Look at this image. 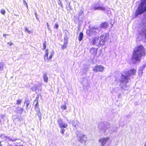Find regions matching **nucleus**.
<instances>
[{"instance_id":"25","label":"nucleus","mask_w":146,"mask_h":146,"mask_svg":"<svg viewBox=\"0 0 146 146\" xmlns=\"http://www.w3.org/2000/svg\"><path fill=\"white\" fill-rule=\"evenodd\" d=\"M83 34L82 32H80L78 37V39L79 41H81L83 38Z\"/></svg>"},{"instance_id":"14","label":"nucleus","mask_w":146,"mask_h":146,"mask_svg":"<svg viewBox=\"0 0 146 146\" xmlns=\"http://www.w3.org/2000/svg\"><path fill=\"white\" fill-rule=\"evenodd\" d=\"M93 9L94 10H101L103 11H105V12H106L107 10L106 9V8L105 7H96L94 6L93 7Z\"/></svg>"},{"instance_id":"28","label":"nucleus","mask_w":146,"mask_h":146,"mask_svg":"<svg viewBox=\"0 0 146 146\" xmlns=\"http://www.w3.org/2000/svg\"><path fill=\"white\" fill-rule=\"evenodd\" d=\"M61 108L63 110H66L67 108V106L66 104H64L62 105L61 106Z\"/></svg>"},{"instance_id":"15","label":"nucleus","mask_w":146,"mask_h":146,"mask_svg":"<svg viewBox=\"0 0 146 146\" xmlns=\"http://www.w3.org/2000/svg\"><path fill=\"white\" fill-rule=\"evenodd\" d=\"M109 131L110 132H117V128L115 126H111L110 127Z\"/></svg>"},{"instance_id":"18","label":"nucleus","mask_w":146,"mask_h":146,"mask_svg":"<svg viewBox=\"0 0 146 146\" xmlns=\"http://www.w3.org/2000/svg\"><path fill=\"white\" fill-rule=\"evenodd\" d=\"M23 111V108L18 107L16 108V112L17 113L21 114Z\"/></svg>"},{"instance_id":"41","label":"nucleus","mask_w":146,"mask_h":146,"mask_svg":"<svg viewBox=\"0 0 146 146\" xmlns=\"http://www.w3.org/2000/svg\"><path fill=\"white\" fill-rule=\"evenodd\" d=\"M4 117H5L4 115H1V118L2 119H4Z\"/></svg>"},{"instance_id":"8","label":"nucleus","mask_w":146,"mask_h":146,"mask_svg":"<svg viewBox=\"0 0 146 146\" xmlns=\"http://www.w3.org/2000/svg\"><path fill=\"white\" fill-rule=\"evenodd\" d=\"M54 51H52L50 54V56L49 57H48V50L47 49L45 51V54L44 56V60L46 62H48L52 58V56L54 54Z\"/></svg>"},{"instance_id":"48","label":"nucleus","mask_w":146,"mask_h":146,"mask_svg":"<svg viewBox=\"0 0 146 146\" xmlns=\"http://www.w3.org/2000/svg\"><path fill=\"white\" fill-rule=\"evenodd\" d=\"M144 146H146V143L145 144V145Z\"/></svg>"},{"instance_id":"6","label":"nucleus","mask_w":146,"mask_h":146,"mask_svg":"<svg viewBox=\"0 0 146 146\" xmlns=\"http://www.w3.org/2000/svg\"><path fill=\"white\" fill-rule=\"evenodd\" d=\"M99 32L97 28L92 27L90 28L89 30L87 31V33L89 36H94L97 35Z\"/></svg>"},{"instance_id":"38","label":"nucleus","mask_w":146,"mask_h":146,"mask_svg":"<svg viewBox=\"0 0 146 146\" xmlns=\"http://www.w3.org/2000/svg\"><path fill=\"white\" fill-rule=\"evenodd\" d=\"M46 24H47V28H48V29L49 31H50V27H49V25H48V23H47Z\"/></svg>"},{"instance_id":"21","label":"nucleus","mask_w":146,"mask_h":146,"mask_svg":"<svg viewBox=\"0 0 146 146\" xmlns=\"http://www.w3.org/2000/svg\"><path fill=\"white\" fill-rule=\"evenodd\" d=\"M145 67V65H143L142 67H141L140 69H139V75L141 76L142 74V71L143 69Z\"/></svg>"},{"instance_id":"34","label":"nucleus","mask_w":146,"mask_h":146,"mask_svg":"<svg viewBox=\"0 0 146 146\" xmlns=\"http://www.w3.org/2000/svg\"><path fill=\"white\" fill-rule=\"evenodd\" d=\"M35 102H36V104H35V107H38V106H39V105L38 104V102L37 101H36V100H35Z\"/></svg>"},{"instance_id":"23","label":"nucleus","mask_w":146,"mask_h":146,"mask_svg":"<svg viewBox=\"0 0 146 146\" xmlns=\"http://www.w3.org/2000/svg\"><path fill=\"white\" fill-rule=\"evenodd\" d=\"M40 88L39 87L36 85V86H34L32 88L31 90L33 91L36 92L37 89H38V90H39Z\"/></svg>"},{"instance_id":"2","label":"nucleus","mask_w":146,"mask_h":146,"mask_svg":"<svg viewBox=\"0 0 146 146\" xmlns=\"http://www.w3.org/2000/svg\"><path fill=\"white\" fill-rule=\"evenodd\" d=\"M136 71L134 69H132L127 72L128 74L126 76L122 74L120 80V86L122 89L126 90L128 88L126 84L128 82L129 78L128 76L131 75H134L135 74Z\"/></svg>"},{"instance_id":"3","label":"nucleus","mask_w":146,"mask_h":146,"mask_svg":"<svg viewBox=\"0 0 146 146\" xmlns=\"http://www.w3.org/2000/svg\"><path fill=\"white\" fill-rule=\"evenodd\" d=\"M138 29L139 35L142 38H146V15L139 25Z\"/></svg>"},{"instance_id":"32","label":"nucleus","mask_w":146,"mask_h":146,"mask_svg":"<svg viewBox=\"0 0 146 146\" xmlns=\"http://www.w3.org/2000/svg\"><path fill=\"white\" fill-rule=\"evenodd\" d=\"M1 13L3 15H4L5 13V11L4 9H2L1 10Z\"/></svg>"},{"instance_id":"24","label":"nucleus","mask_w":146,"mask_h":146,"mask_svg":"<svg viewBox=\"0 0 146 146\" xmlns=\"http://www.w3.org/2000/svg\"><path fill=\"white\" fill-rule=\"evenodd\" d=\"M88 71V68L87 66H85L84 67L82 72L83 74H85L87 73Z\"/></svg>"},{"instance_id":"51","label":"nucleus","mask_w":146,"mask_h":146,"mask_svg":"<svg viewBox=\"0 0 146 146\" xmlns=\"http://www.w3.org/2000/svg\"><path fill=\"white\" fill-rule=\"evenodd\" d=\"M36 19H37V17L36 16Z\"/></svg>"},{"instance_id":"40","label":"nucleus","mask_w":146,"mask_h":146,"mask_svg":"<svg viewBox=\"0 0 146 146\" xmlns=\"http://www.w3.org/2000/svg\"><path fill=\"white\" fill-rule=\"evenodd\" d=\"M7 44H8L10 46H11L13 44V43L12 42H8L7 43Z\"/></svg>"},{"instance_id":"45","label":"nucleus","mask_w":146,"mask_h":146,"mask_svg":"<svg viewBox=\"0 0 146 146\" xmlns=\"http://www.w3.org/2000/svg\"><path fill=\"white\" fill-rule=\"evenodd\" d=\"M6 35V34H4V35H3V36L4 37H5V36Z\"/></svg>"},{"instance_id":"19","label":"nucleus","mask_w":146,"mask_h":146,"mask_svg":"<svg viewBox=\"0 0 146 146\" xmlns=\"http://www.w3.org/2000/svg\"><path fill=\"white\" fill-rule=\"evenodd\" d=\"M79 122L77 120H74L72 121V123L73 127H77Z\"/></svg>"},{"instance_id":"9","label":"nucleus","mask_w":146,"mask_h":146,"mask_svg":"<svg viewBox=\"0 0 146 146\" xmlns=\"http://www.w3.org/2000/svg\"><path fill=\"white\" fill-rule=\"evenodd\" d=\"M109 34L106 33L102 35L100 37V40L101 41V44L103 45L104 44L105 42L107 41L109 39Z\"/></svg>"},{"instance_id":"27","label":"nucleus","mask_w":146,"mask_h":146,"mask_svg":"<svg viewBox=\"0 0 146 146\" xmlns=\"http://www.w3.org/2000/svg\"><path fill=\"white\" fill-rule=\"evenodd\" d=\"M3 63L2 62L0 63V73H1V72L3 70Z\"/></svg>"},{"instance_id":"37","label":"nucleus","mask_w":146,"mask_h":146,"mask_svg":"<svg viewBox=\"0 0 146 146\" xmlns=\"http://www.w3.org/2000/svg\"><path fill=\"white\" fill-rule=\"evenodd\" d=\"M58 27V24L56 23L55 25L54 28H56V29H57Z\"/></svg>"},{"instance_id":"30","label":"nucleus","mask_w":146,"mask_h":146,"mask_svg":"<svg viewBox=\"0 0 146 146\" xmlns=\"http://www.w3.org/2000/svg\"><path fill=\"white\" fill-rule=\"evenodd\" d=\"M37 115L38 117H39V119L40 120L41 119V113L40 112V111H39L37 112Z\"/></svg>"},{"instance_id":"1","label":"nucleus","mask_w":146,"mask_h":146,"mask_svg":"<svg viewBox=\"0 0 146 146\" xmlns=\"http://www.w3.org/2000/svg\"><path fill=\"white\" fill-rule=\"evenodd\" d=\"M146 54L144 47L140 45L135 47L133 52L132 60L134 64L140 62L142 56Z\"/></svg>"},{"instance_id":"22","label":"nucleus","mask_w":146,"mask_h":146,"mask_svg":"<svg viewBox=\"0 0 146 146\" xmlns=\"http://www.w3.org/2000/svg\"><path fill=\"white\" fill-rule=\"evenodd\" d=\"M43 78L44 81L46 83L48 82V78L46 73H44L43 75Z\"/></svg>"},{"instance_id":"50","label":"nucleus","mask_w":146,"mask_h":146,"mask_svg":"<svg viewBox=\"0 0 146 146\" xmlns=\"http://www.w3.org/2000/svg\"><path fill=\"white\" fill-rule=\"evenodd\" d=\"M36 19H37V17L36 16Z\"/></svg>"},{"instance_id":"26","label":"nucleus","mask_w":146,"mask_h":146,"mask_svg":"<svg viewBox=\"0 0 146 146\" xmlns=\"http://www.w3.org/2000/svg\"><path fill=\"white\" fill-rule=\"evenodd\" d=\"M108 26L107 23L106 22L103 23L101 24V27L103 28L107 27Z\"/></svg>"},{"instance_id":"49","label":"nucleus","mask_w":146,"mask_h":146,"mask_svg":"<svg viewBox=\"0 0 146 146\" xmlns=\"http://www.w3.org/2000/svg\"><path fill=\"white\" fill-rule=\"evenodd\" d=\"M1 122V120H0V123Z\"/></svg>"},{"instance_id":"46","label":"nucleus","mask_w":146,"mask_h":146,"mask_svg":"<svg viewBox=\"0 0 146 146\" xmlns=\"http://www.w3.org/2000/svg\"><path fill=\"white\" fill-rule=\"evenodd\" d=\"M2 145L1 143L0 142V146H2Z\"/></svg>"},{"instance_id":"44","label":"nucleus","mask_w":146,"mask_h":146,"mask_svg":"<svg viewBox=\"0 0 146 146\" xmlns=\"http://www.w3.org/2000/svg\"><path fill=\"white\" fill-rule=\"evenodd\" d=\"M60 128H61V129L60 130H65L64 129V128H65L64 127H60Z\"/></svg>"},{"instance_id":"17","label":"nucleus","mask_w":146,"mask_h":146,"mask_svg":"<svg viewBox=\"0 0 146 146\" xmlns=\"http://www.w3.org/2000/svg\"><path fill=\"white\" fill-rule=\"evenodd\" d=\"M97 49L94 48H91L90 50V52L92 54L95 56L97 53Z\"/></svg>"},{"instance_id":"29","label":"nucleus","mask_w":146,"mask_h":146,"mask_svg":"<svg viewBox=\"0 0 146 146\" xmlns=\"http://www.w3.org/2000/svg\"><path fill=\"white\" fill-rule=\"evenodd\" d=\"M25 31L26 32L28 33L29 34H30L32 33V32L30 31L28 29L27 27H25Z\"/></svg>"},{"instance_id":"7","label":"nucleus","mask_w":146,"mask_h":146,"mask_svg":"<svg viewBox=\"0 0 146 146\" xmlns=\"http://www.w3.org/2000/svg\"><path fill=\"white\" fill-rule=\"evenodd\" d=\"M77 137L78 140L81 143H86L87 139V137L86 135L83 133H80L77 135Z\"/></svg>"},{"instance_id":"11","label":"nucleus","mask_w":146,"mask_h":146,"mask_svg":"<svg viewBox=\"0 0 146 146\" xmlns=\"http://www.w3.org/2000/svg\"><path fill=\"white\" fill-rule=\"evenodd\" d=\"M109 139V138L108 137H106L100 138L99 141L102 146H104Z\"/></svg>"},{"instance_id":"42","label":"nucleus","mask_w":146,"mask_h":146,"mask_svg":"<svg viewBox=\"0 0 146 146\" xmlns=\"http://www.w3.org/2000/svg\"><path fill=\"white\" fill-rule=\"evenodd\" d=\"M66 47V46L65 45H64L62 46V48L63 49H64Z\"/></svg>"},{"instance_id":"12","label":"nucleus","mask_w":146,"mask_h":146,"mask_svg":"<svg viewBox=\"0 0 146 146\" xmlns=\"http://www.w3.org/2000/svg\"><path fill=\"white\" fill-rule=\"evenodd\" d=\"M57 121L58 126L59 127H63L64 128H66L68 126L67 124L64 123V121L61 119H58Z\"/></svg>"},{"instance_id":"31","label":"nucleus","mask_w":146,"mask_h":146,"mask_svg":"<svg viewBox=\"0 0 146 146\" xmlns=\"http://www.w3.org/2000/svg\"><path fill=\"white\" fill-rule=\"evenodd\" d=\"M21 102V100L19 99L17 101L16 104H20Z\"/></svg>"},{"instance_id":"33","label":"nucleus","mask_w":146,"mask_h":146,"mask_svg":"<svg viewBox=\"0 0 146 146\" xmlns=\"http://www.w3.org/2000/svg\"><path fill=\"white\" fill-rule=\"evenodd\" d=\"M35 109L36 111L37 112L39 111H40V110L39 109L38 107H35Z\"/></svg>"},{"instance_id":"43","label":"nucleus","mask_w":146,"mask_h":146,"mask_svg":"<svg viewBox=\"0 0 146 146\" xmlns=\"http://www.w3.org/2000/svg\"><path fill=\"white\" fill-rule=\"evenodd\" d=\"M27 103V105H26V107L27 108L29 105V102H27L26 103Z\"/></svg>"},{"instance_id":"20","label":"nucleus","mask_w":146,"mask_h":146,"mask_svg":"<svg viewBox=\"0 0 146 146\" xmlns=\"http://www.w3.org/2000/svg\"><path fill=\"white\" fill-rule=\"evenodd\" d=\"M4 137L6 138L9 139V140L11 141H15L17 140L16 138H13L12 137L7 136H4Z\"/></svg>"},{"instance_id":"4","label":"nucleus","mask_w":146,"mask_h":146,"mask_svg":"<svg viewBox=\"0 0 146 146\" xmlns=\"http://www.w3.org/2000/svg\"><path fill=\"white\" fill-rule=\"evenodd\" d=\"M146 11V0H142L139 5L135 13V17H137Z\"/></svg>"},{"instance_id":"39","label":"nucleus","mask_w":146,"mask_h":146,"mask_svg":"<svg viewBox=\"0 0 146 146\" xmlns=\"http://www.w3.org/2000/svg\"><path fill=\"white\" fill-rule=\"evenodd\" d=\"M65 131V130H60V132L62 134H63Z\"/></svg>"},{"instance_id":"5","label":"nucleus","mask_w":146,"mask_h":146,"mask_svg":"<svg viewBox=\"0 0 146 146\" xmlns=\"http://www.w3.org/2000/svg\"><path fill=\"white\" fill-rule=\"evenodd\" d=\"M110 124L107 122H101L98 124V127L99 129L102 130L104 132L108 130L110 127Z\"/></svg>"},{"instance_id":"16","label":"nucleus","mask_w":146,"mask_h":146,"mask_svg":"<svg viewBox=\"0 0 146 146\" xmlns=\"http://www.w3.org/2000/svg\"><path fill=\"white\" fill-rule=\"evenodd\" d=\"M81 83L84 87L87 86L88 84L87 80L85 78H82Z\"/></svg>"},{"instance_id":"35","label":"nucleus","mask_w":146,"mask_h":146,"mask_svg":"<svg viewBox=\"0 0 146 146\" xmlns=\"http://www.w3.org/2000/svg\"><path fill=\"white\" fill-rule=\"evenodd\" d=\"M23 2L24 5H25L26 7L28 8V5L26 2L25 0H23Z\"/></svg>"},{"instance_id":"13","label":"nucleus","mask_w":146,"mask_h":146,"mask_svg":"<svg viewBox=\"0 0 146 146\" xmlns=\"http://www.w3.org/2000/svg\"><path fill=\"white\" fill-rule=\"evenodd\" d=\"M101 41L99 39V38L96 37L93 40V44H96V45H98L101 44Z\"/></svg>"},{"instance_id":"10","label":"nucleus","mask_w":146,"mask_h":146,"mask_svg":"<svg viewBox=\"0 0 146 146\" xmlns=\"http://www.w3.org/2000/svg\"><path fill=\"white\" fill-rule=\"evenodd\" d=\"M104 68V67L102 65H97L94 67L93 70L94 72H102Z\"/></svg>"},{"instance_id":"36","label":"nucleus","mask_w":146,"mask_h":146,"mask_svg":"<svg viewBox=\"0 0 146 146\" xmlns=\"http://www.w3.org/2000/svg\"><path fill=\"white\" fill-rule=\"evenodd\" d=\"M43 49L44 50L45 49L46 47V44L45 43H44L43 44Z\"/></svg>"},{"instance_id":"47","label":"nucleus","mask_w":146,"mask_h":146,"mask_svg":"<svg viewBox=\"0 0 146 146\" xmlns=\"http://www.w3.org/2000/svg\"><path fill=\"white\" fill-rule=\"evenodd\" d=\"M60 4H61V6H62V4H61V2H60Z\"/></svg>"}]
</instances>
